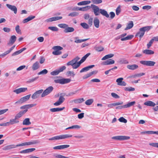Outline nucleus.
<instances>
[{"mask_svg": "<svg viewBox=\"0 0 158 158\" xmlns=\"http://www.w3.org/2000/svg\"><path fill=\"white\" fill-rule=\"evenodd\" d=\"M86 59V58L84 56L80 61L78 62L80 59V58L77 56L71 60L67 62L66 65L67 66L71 65L73 69H76L78 68L81 64Z\"/></svg>", "mask_w": 158, "mask_h": 158, "instance_id": "1", "label": "nucleus"}, {"mask_svg": "<svg viewBox=\"0 0 158 158\" xmlns=\"http://www.w3.org/2000/svg\"><path fill=\"white\" fill-rule=\"evenodd\" d=\"M40 141L38 139L32 140L31 141L23 143H22L18 144V146H24L26 145H29L32 144L39 143H40Z\"/></svg>", "mask_w": 158, "mask_h": 158, "instance_id": "2", "label": "nucleus"}, {"mask_svg": "<svg viewBox=\"0 0 158 158\" xmlns=\"http://www.w3.org/2000/svg\"><path fill=\"white\" fill-rule=\"evenodd\" d=\"M70 79L68 78H62L60 79L55 80L54 82L56 83L64 84L69 83L70 82Z\"/></svg>", "mask_w": 158, "mask_h": 158, "instance_id": "3", "label": "nucleus"}, {"mask_svg": "<svg viewBox=\"0 0 158 158\" xmlns=\"http://www.w3.org/2000/svg\"><path fill=\"white\" fill-rule=\"evenodd\" d=\"M53 89L52 86H50L47 88L44 91H43L41 95V97H44L47 95L51 93Z\"/></svg>", "mask_w": 158, "mask_h": 158, "instance_id": "4", "label": "nucleus"}, {"mask_svg": "<svg viewBox=\"0 0 158 158\" xmlns=\"http://www.w3.org/2000/svg\"><path fill=\"white\" fill-rule=\"evenodd\" d=\"M140 64L147 66H153L156 64V62L152 61L141 60L140 61Z\"/></svg>", "mask_w": 158, "mask_h": 158, "instance_id": "5", "label": "nucleus"}, {"mask_svg": "<svg viewBox=\"0 0 158 158\" xmlns=\"http://www.w3.org/2000/svg\"><path fill=\"white\" fill-rule=\"evenodd\" d=\"M31 95L29 94L21 98L19 100L16 102L15 104H22L28 100L30 98Z\"/></svg>", "mask_w": 158, "mask_h": 158, "instance_id": "6", "label": "nucleus"}, {"mask_svg": "<svg viewBox=\"0 0 158 158\" xmlns=\"http://www.w3.org/2000/svg\"><path fill=\"white\" fill-rule=\"evenodd\" d=\"M112 138L114 139L118 140H124L129 139L130 137L128 136L118 135L113 136Z\"/></svg>", "mask_w": 158, "mask_h": 158, "instance_id": "7", "label": "nucleus"}, {"mask_svg": "<svg viewBox=\"0 0 158 158\" xmlns=\"http://www.w3.org/2000/svg\"><path fill=\"white\" fill-rule=\"evenodd\" d=\"M91 6L95 15V16L99 15L100 14V9L99 7L94 5H92Z\"/></svg>", "mask_w": 158, "mask_h": 158, "instance_id": "8", "label": "nucleus"}, {"mask_svg": "<svg viewBox=\"0 0 158 158\" xmlns=\"http://www.w3.org/2000/svg\"><path fill=\"white\" fill-rule=\"evenodd\" d=\"M43 91V89H41L35 92L32 96L31 98L33 99H35L39 97L40 94H41Z\"/></svg>", "mask_w": 158, "mask_h": 158, "instance_id": "9", "label": "nucleus"}, {"mask_svg": "<svg viewBox=\"0 0 158 158\" xmlns=\"http://www.w3.org/2000/svg\"><path fill=\"white\" fill-rule=\"evenodd\" d=\"M6 5L9 9L14 11L15 14H16L17 13V9L15 6L12 5L8 4H7Z\"/></svg>", "mask_w": 158, "mask_h": 158, "instance_id": "10", "label": "nucleus"}, {"mask_svg": "<svg viewBox=\"0 0 158 158\" xmlns=\"http://www.w3.org/2000/svg\"><path fill=\"white\" fill-rule=\"evenodd\" d=\"M62 16L54 17L47 19L46 21L47 22H51L60 20L62 19Z\"/></svg>", "mask_w": 158, "mask_h": 158, "instance_id": "11", "label": "nucleus"}, {"mask_svg": "<svg viewBox=\"0 0 158 158\" xmlns=\"http://www.w3.org/2000/svg\"><path fill=\"white\" fill-rule=\"evenodd\" d=\"M69 146L70 145L68 144L59 145L54 147L53 149L54 150H61L69 148Z\"/></svg>", "mask_w": 158, "mask_h": 158, "instance_id": "12", "label": "nucleus"}, {"mask_svg": "<svg viewBox=\"0 0 158 158\" xmlns=\"http://www.w3.org/2000/svg\"><path fill=\"white\" fill-rule=\"evenodd\" d=\"M65 100V98L63 96H61L58 101L54 103V105L56 106H58L61 104Z\"/></svg>", "mask_w": 158, "mask_h": 158, "instance_id": "13", "label": "nucleus"}, {"mask_svg": "<svg viewBox=\"0 0 158 158\" xmlns=\"http://www.w3.org/2000/svg\"><path fill=\"white\" fill-rule=\"evenodd\" d=\"M27 90V88H20L14 90L13 92L18 94L22 92H25Z\"/></svg>", "mask_w": 158, "mask_h": 158, "instance_id": "14", "label": "nucleus"}, {"mask_svg": "<svg viewBox=\"0 0 158 158\" xmlns=\"http://www.w3.org/2000/svg\"><path fill=\"white\" fill-rule=\"evenodd\" d=\"M27 109H26L20 111L15 115V117L17 119L19 118L25 114L27 111Z\"/></svg>", "mask_w": 158, "mask_h": 158, "instance_id": "15", "label": "nucleus"}, {"mask_svg": "<svg viewBox=\"0 0 158 158\" xmlns=\"http://www.w3.org/2000/svg\"><path fill=\"white\" fill-rule=\"evenodd\" d=\"M19 147L18 144L16 145L12 144L5 146L3 148V149L5 150H9L12 148H14Z\"/></svg>", "mask_w": 158, "mask_h": 158, "instance_id": "16", "label": "nucleus"}, {"mask_svg": "<svg viewBox=\"0 0 158 158\" xmlns=\"http://www.w3.org/2000/svg\"><path fill=\"white\" fill-rule=\"evenodd\" d=\"M144 33L143 30L140 28L139 29V31L136 34L135 36H139L140 40L143 36Z\"/></svg>", "mask_w": 158, "mask_h": 158, "instance_id": "17", "label": "nucleus"}, {"mask_svg": "<svg viewBox=\"0 0 158 158\" xmlns=\"http://www.w3.org/2000/svg\"><path fill=\"white\" fill-rule=\"evenodd\" d=\"M35 150V148H31L27 149L25 150H23L22 151H21L20 152V153H29L30 152H31L34 151Z\"/></svg>", "mask_w": 158, "mask_h": 158, "instance_id": "18", "label": "nucleus"}, {"mask_svg": "<svg viewBox=\"0 0 158 158\" xmlns=\"http://www.w3.org/2000/svg\"><path fill=\"white\" fill-rule=\"evenodd\" d=\"M36 105V104H30L26 105L21 106L20 107V108L21 109H25V110H27L28 109H29L30 108L35 106Z\"/></svg>", "mask_w": 158, "mask_h": 158, "instance_id": "19", "label": "nucleus"}, {"mask_svg": "<svg viewBox=\"0 0 158 158\" xmlns=\"http://www.w3.org/2000/svg\"><path fill=\"white\" fill-rule=\"evenodd\" d=\"M114 63V61L112 59H108L102 63L103 65H110Z\"/></svg>", "mask_w": 158, "mask_h": 158, "instance_id": "20", "label": "nucleus"}, {"mask_svg": "<svg viewBox=\"0 0 158 158\" xmlns=\"http://www.w3.org/2000/svg\"><path fill=\"white\" fill-rule=\"evenodd\" d=\"M94 66V65H92L88 66L86 67H84L80 71V73H82L83 72H86L88 71L90 69L93 68V67Z\"/></svg>", "mask_w": 158, "mask_h": 158, "instance_id": "21", "label": "nucleus"}, {"mask_svg": "<svg viewBox=\"0 0 158 158\" xmlns=\"http://www.w3.org/2000/svg\"><path fill=\"white\" fill-rule=\"evenodd\" d=\"M17 119L15 117L14 118L11 119L10 120V121L8 122L9 126L18 123L19 122V120H17Z\"/></svg>", "mask_w": 158, "mask_h": 158, "instance_id": "22", "label": "nucleus"}, {"mask_svg": "<svg viewBox=\"0 0 158 158\" xmlns=\"http://www.w3.org/2000/svg\"><path fill=\"white\" fill-rule=\"evenodd\" d=\"M138 66L136 64L128 65L127 66V68L128 69L131 70H134L138 69Z\"/></svg>", "mask_w": 158, "mask_h": 158, "instance_id": "23", "label": "nucleus"}, {"mask_svg": "<svg viewBox=\"0 0 158 158\" xmlns=\"http://www.w3.org/2000/svg\"><path fill=\"white\" fill-rule=\"evenodd\" d=\"M145 105L152 107H154L156 105V104L151 101H148L144 103Z\"/></svg>", "mask_w": 158, "mask_h": 158, "instance_id": "24", "label": "nucleus"}, {"mask_svg": "<svg viewBox=\"0 0 158 158\" xmlns=\"http://www.w3.org/2000/svg\"><path fill=\"white\" fill-rule=\"evenodd\" d=\"M35 18V16L31 15L28 16L27 18L24 19L23 21V23H27V22L32 20Z\"/></svg>", "mask_w": 158, "mask_h": 158, "instance_id": "25", "label": "nucleus"}, {"mask_svg": "<svg viewBox=\"0 0 158 158\" xmlns=\"http://www.w3.org/2000/svg\"><path fill=\"white\" fill-rule=\"evenodd\" d=\"M99 23L100 22L99 19L97 18V17H95L94 19V26L97 28H99Z\"/></svg>", "mask_w": 158, "mask_h": 158, "instance_id": "26", "label": "nucleus"}, {"mask_svg": "<svg viewBox=\"0 0 158 158\" xmlns=\"http://www.w3.org/2000/svg\"><path fill=\"white\" fill-rule=\"evenodd\" d=\"M16 37L15 35H13L11 36L10 39V42L8 43V44H14L16 40Z\"/></svg>", "mask_w": 158, "mask_h": 158, "instance_id": "27", "label": "nucleus"}, {"mask_svg": "<svg viewBox=\"0 0 158 158\" xmlns=\"http://www.w3.org/2000/svg\"><path fill=\"white\" fill-rule=\"evenodd\" d=\"M100 12L102 15L106 18H108L109 17V15L108 14L107 11L104 9H100Z\"/></svg>", "mask_w": 158, "mask_h": 158, "instance_id": "28", "label": "nucleus"}, {"mask_svg": "<svg viewBox=\"0 0 158 158\" xmlns=\"http://www.w3.org/2000/svg\"><path fill=\"white\" fill-rule=\"evenodd\" d=\"M65 108L64 107L62 108H53L50 109V111L51 112H56L61 111Z\"/></svg>", "mask_w": 158, "mask_h": 158, "instance_id": "29", "label": "nucleus"}, {"mask_svg": "<svg viewBox=\"0 0 158 158\" xmlns=\"http://www.w3.org/2000/svg\"><path fill=\"white\" fill-rule=\"evenodd\" d=\"M40 67L39 63L36 61L33 64L32 66V69L33 70H35L38 69L40 68Z\"/></svg>", "mask_w": 158, "mask_h": 158, "instance_id": "30", "label": "nucleus"}, {"mask_svg": "<svg viewBox=\"0 0 158 158\" xmlns=\"http://www.w3.org/2000/svg\"><path fill=\"white\" fill-rule=\"evenodd\" d=\"M134 25L132 21H130L127 24L126 27L125 29V30H127L129 29L132 28Z\"/></svg>", "mask_w": 158, "mask_h": 158, "instance_id": "31", "label": "nucleus"}, {"mask_svg": "<svg viewBox=\"0 0 158 158\" xmlns=\"http://www.w3.org/2000/svg\"><path fill=\"white\" fill-rule=\"evenodd\" d=\"M74 31V28L73 27H67L66 29H64V32L67 33L68 32H73Z\"/></svg>", "mask_w": 158, "mask_h": 158, "instance_id": "32", "label": "nucleus"}, {"mask_svg": "<svg viewBox=\"0 0 158 158\" xmlns=\"http://www.w3.org/2000/svg\"><path fill=\"white\" fill-rule=\"evenodd\" d=\"M143 53L146 55H152L154 54V52L153 51L148 49H145L143 51Z\"/></svg>", "mask_w": 158, "mask_h": 158, "instance_id": "33", "label": "nucleus"}, {"mask_svg": "<svg viewBox=\"0 0 158 158\" xmlns=\"http://www.w3.org/2000/svg\"><path fill=\"white\" fill-rule=\"evenodd\" d=\"M152 28V26H150L144 27L141 28V29H142V30H143V31L145 33V31H148L149 30H150V29Z\"/></svg>", "mask_w": 158, "mask_h": 158, "instance_id": "34", "label": "nucleus"}, {"mask_svg": "<svg viewBox=\"0 0 158 158\" xmlns=\"http://www.w3.org/2000/svg\"><path fill=\"white\" fill-rule=\"evenodd\" d=\"M31 124L29 118H26L23 121V125H29Z\"/></svg>", "mask_w": 158, "mask_h": 158, "instance_id": "35", "label": "nucleus"}, {"mask_svg": "<svg viewBox=\"0 0 158 158\" xmlns=\"http://www.w3.org/2000/svg\"><path fill=\"white\" fill-rule=\"evenodd\" d=\"M72 136V135L70 134H64L60 135V139L71 137Z\"/></svg>", "mask_w": 158, "mask_h": 158, "instance_id": "36", "label": "nucleus"}, {"mask_svg": "<svg viewBox=\"0 0 158 158\" xmlns=\"http://www.w3.org/2000/svg\"><path fill=\"white\" fill-rule=\"evenodd\" d=\"M114 56L113 54H109L104 56L102 59V60H105L110 58H111Z\"/></svg>", "mask_w": 158, "mask_h": 158, "instance_id": "37", "label": "nucleus"}, {"mask_svg": "<svg viewBox=\"0 0 158 158\" xmlns=\"http://www.w3.org/2000/svg\"><path fill=\"white\" fill-rule=\"evenodd\" d=\"M91 2L89 1H83L78 2L77 5L79 6L89 4Z\"/></svg>", "mask_w": 158, "mask_h": 158, "instance_id": "38", "label": "nucleus"}, {"mask_svg": "<svg viewBox=\"0 0 158 158\" xmlns=\"http://www.w3.org/2000/svg\"><path fill=\"white\" fill-rule=\"evenodd\" d=\"M135 101H133L132 102H129L127 104L124 105V107H125V108L133 106L135 104Z\"/></svg>", "mask_w": 158, "mask_h": 158, "instance_id": "39", "label": "nucleus"}, {"mask_svg": "<svg viewBox=\"0 0 158 158\" xmlns=\"http://www.w3.org/2000/svg\"><path fill=\"white\" fill-rule=\"evenodd\" d=\"M81 127L78 125H73L71 127H69L65 129L66 130H67L69 129H79L81 128Z\"/></svg>", "mask_w": 158, "mask_h": 158, "instance_id": "40", "label": "nucleus"}, {"mask_svg": "<svg viewBox=\"0 0 158 158\" xmlns=\"http://www.w3.org/2000/svg\"><path fill=\"white\" fill-rule=\"evenodd\" d=\"M133 35H128L125 37L122 38L121 39V40L122 41L130 40L131 39L133 38Z\"/></svg>", "mask_w": 158, "mask_h": 158, "instance_id": "41", "label": "nucleus"}, {"mask_svg": "<svg viewBox=\"0 0 158 158\" xmlns=\"http://www.w3.org/2000/svg\"><path fill=\"white\" fill-rule=\"evenodd\" d=\"M118 62L120 64H127L128 63V60L125 58L120 59L119 60Z\"/></svg>", "mask_w": 158, "mask_h": 158, "instance_id": "42", "label": "nucleus"}, {"mask_svg": "<svg viewBox=\"0 0 158 158\" xmlns=\"http://www.w3.org/2000/svg\"><path fill=\"white\" fill-rule=\"evenodd\" d=\"M95 50L97 52H101L104 50V48L102 46H95L94 47Z\"/></svg>", "mask_w": 158, "mask_h": 158, "instance_id": "43", "label": "nucleus"}, {"mask_svg": "<svg viewBox=\"0 0 158 158\" xmlns=\"http://www.w3.org/2000/svg\"><path fill=\"white\" fill-rule=\"evenodd\" d=\"M93 102L94 100L93 99H90L86 100L85 102V103L87 105L89 106L93 103Z\"/></svg>", "mask_w": 158, "mask_h": 158, "instance_id": "44", "label": "nucleus"}, {"mask_svg": "<svg viewBox=\"0 0 158 158\" xmlns=\"http://www.w3.org/2000/svg\"><path fill=\"white\" fill-rule=\"evenodd\" d=\"M74 102L76 103H81L84 101V100L83 98H81L75 100H74Z\"/></svg>", "mask_w": 158, "mask_h": 158, "instance_id": "45", "label": "nucleus"}, {"mask_svg": "<svg viewBox=\"0 0 158 158\" xmlns=\"http://www.w3.org/2000/svg\"><path fill=\"white\" fill-rule=\"evenodd\" d=\"M80 25L85 29H88L89 27V25L85 23H81Z\"/></svg>", "mask_w": 158, "mask_h": 158, "instance_id": "46", "label": "nucleus"}, {"mask_svg": "<svg viewBox=\"0 0 158 158\" xmlns=\"http://www.w3.org/2000/svg\"><path fill=\"white\" fill-rule=\"evenodd\" d=\"M58 26L61 28H64L65 29L67 27H68V25L64 23H60L58 25Z\"/></svg>", "mask_w": 158, "mask_h": 158, "instance_id": "47", "label": "nucleus"}, {"mask_svg": "<svg viewBox=\"0 0 158 158\" xmlns=\"http://www.w3.org/2000/svg\"><path fill=\"white\" fill-rule=\"evenodd\" d=\"M124 89L125 91H133L135 90V89L131 87H124Z\"/></svg>", "mask_w": 158, "mask_h": 158, "instance_id": "48", "label": "nucleus"}, {"mask_svg": "<svg viewBox=\"0 0 158 158\" xmlns=\"http://www.w3.org/2000/svg\"><path fill=\"white\" fill-rule=\"evenodd\" d=\"M19 28V25H17L15 27V30L16 32L18 34H21L22 33L21 31Z\"/></svg>", "mask_w": 158, "mask_h": 158, "instance_id": "49", "label": "nucleus"}, {"mask_svg": "<svg viewBox=\"0 0 158 158\" xmlns=\"http://www.w3.org/2000/svg\"><path fill=\"white\" fill-rule=\"evenodd\" d=\"M48 73V71L46 69H44L38 73V75H44Z\"/></svg>", "mask_w": 158, "mask_h": 158, "instance_id": "50", "label": "nucleus"}, {"mask_svg": "<svg viewBox=\"0 0 158 158\" xmlns=\"http://www.w3.org/2000/svg\"><path fill=\"white\" fill-rule=\"evenodd\" d=\"M79 14L78 12H73L70 13L69 14L68 16L71 17H75L77 16Z\"/></svg>", "mask_w": 158, "mask_h": 158, "instance_id": "51", "label": "nucleus"}, {"mask_svg": "<svg viewBox=\"0 0 158 158\" xmlns=\"http://www.w3.org/2000/svg\"><path fill=\"white\" fill-rule=\"evenodd\" d=\"M38 77H35L32 78L31 79H30L27 81V82L30 83L33 82L35 81H36L37 79H38Z\"/></svg>", "mask_w": 158, "mask_h": 158, "instance_id": "52", "label": "nucleus"}, {"mask_svg": "<svg viewBox=\"0 0 158 158\" xmlns=\"http://www.w3.org/2000/svg\"><path fill=\"white\" fill-rule=\"evenodd\" d=\"M121 11V6L119 5L117 8L116 10V15H118Z\"/></svg>", "mask_w": 158, "mask_h": 158, "instance_id": "53", "label": "nucleus"}, {"mask_svg": "<svg viewBox=\"0 0 158 158\" xmlns=\"http://www.w3.org/2000/svg\"><path fill=\"white\" fill-rule=\"evenodd\" d=\"M52 49L55 50L60 51L62 50L63 49V48L60 46H54Z\"/></svg>", "mask_w": 158, "mask_h": 158, "instance_id": "54", "label": "nucleus"}, {"mask_svg": "<svg viewBox=\"0 0 158 158\" xmlns=\"http://www.w3.org/2000/svg\"><path fill=\"white\" fill-rule=\"evenodd\" d=\"M146 133L148 134H156L158 135V131H146Z\"/></svg>", "mask_w": 158, "mask_h": 158, "instance_id": "55", "label": "nucleus"}, {"mask_svg": "<svg viewBox=\"0 0 158 158\" xmlns=\"http://www.w3.org/2000/svg\"><path fill=\"white\" fill-rule=\"evenodd\" d=\"M89 8V6H87L85 7H83L82 8H79L77 10L84 11L87 10H88Z\"/></svg>", "mask_w": 158, "mask_h": 158, "instance_id": "56", "label": "nucleus"}, {"mask_svg": "<svg viewBox=\"0 0 158 158\" xmlns=\"http://www.w3.org/2000/svg\"><path fill=\"white\" fill-rule=\"evenodd\" d=\"M48 29L53 31H57L58 30V28L56 27H49Z\"/></svg>", "mask_w": 158, "mask_h": 158, "instance_id": "57", "label": "nucleus"}, {"mask_svg": "<svg viewBox=\"0 0 158 158\" xmlns=\"http://www.w3.org/2000/svg\"><path fill=\"white\" fill-rule=\"evenodd\" d=\"M92 2L94 4H99L102 3V0H92Z\"/></svg>", "mask_w": 158, "mask_h": 158, "instance_id": "58", "label": "nucleus"}, {"mask_svg": "<svg viewBox=\"0 0 158 158\" xmlns=\"http://www.w3.org/2000/svg\"><path fill=\"white\" fill-rule=\"evenodd\" d=\"M60 139V135L55 136L49 139V140Z\"/></svg>", "mask_w": 158, "mask_h": 158, "instance_id": "59", "label": "nucleus"}, {"mask_svg": "<svg viewBox=\"0 0 158 158\" xmlns=\"http://www.w3.org/2000/svg\"><path fill=\"white\" fill-rule=\"evenodd\" d=\"M118 120L120 122L124 123H126L127 122V120L123 117L119 118Z\"/></svg>", "mask_w": 158, "mask_h": 158, "instance_id": "60", "label": "nucleus"}, {"mask_svg": "<svg viewBox=\"0 0 158 158\" xmlns=\"http://www.w3.org/2000/svg\"><path fill=\"white\" fill-rule=\"evenodd\" d=\"M62 52L60 51L55 50V51L52 52V54L55 55H58L61 54Z\"/></svg>", "mask_w": 158, "mask_h": 158, "instance_id": "61", "label": "nucleus"}, {"mask_svg": "<svg viewBox=\"0 0 158 158\" xmlns=\"http://www.w3.org/2000/svg\"><path fill=\"white\" fill-rule=\"evenodd\" d=\"M59 73V72L58 71V70H57L51 72L50 74L52 76H55L58 74Z\"/></svg>", "mask_w": 158, "mask_h": 158, "instance_id": "62", "label": "nucleus"}, {"mask_svg": "<svg viewBox=\"0 0 158 158\" xmlns=\"http://www.w3.org/2000/svg\"><path fill=\"white\" fill-rule=\"evenodd\" d=\"M151 8L152 7L150 6L145 5L143 6L142 9L143 10H148L151 9Z\"/></svg>", "mask_w": 158, "mask_h": 158, "instance_id": "63", "label": "nucleus"}, {"mask_svg": "<svg viewBox=\"0 0 158 158\" xmlns=\"http://www.w3.org/2000/svg\"><path fill=\"white\" fill-rule=\"evenodd\" d=\"M123 78L122 77L119 78L117 79L116 80V81L117 82L118 85H120V84L121 83L122 81L123 80Z\"/></svg>", "mask_w": 158, "mask_h": 158, "instance_id": "64", "label": "nucleus"}]
</instances>
